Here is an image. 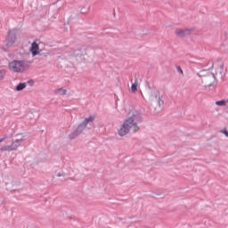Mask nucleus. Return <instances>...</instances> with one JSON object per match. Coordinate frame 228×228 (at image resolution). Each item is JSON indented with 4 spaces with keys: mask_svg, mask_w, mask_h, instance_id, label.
Masks as SVG:
<instances>
[{
    "mask_svg": "<svg viewBox=\"0 0 228 228\" xmlns=\"http://www.w3.org/2000/svg\"><path fill=\"white\" fill-rule=\"evenodd\" d=\"M30 53H32V56H37L40 54V46L36 42L32 43L30 47Z\"/></svg>",
    "mask_w": 228,
    "mask_h": 228,
    "instance_id": "obj_5",
    "label": "nucleus"
},
{
    "mask_svg": "<svg viewBox=\"0 0 228 228\" xmlns=\"http://www.w3.org/2000/svg\"><path fill=\"white\" fill-rule=\"evenodd\" d=\"M26 88V84L20 83L16 86V92H20L21 90H24Z\"/></svg>",
    "mask_w": 228,
    "mask_h": 228,
    "instance_id": "obj_10",
    "label": "nucleus"
},
{
    "mask_svg": "<svg viewBox=\"0 0 228 228\" xmlns=\"http://www.w3.org/2000/svg\"><path fill=\"white\" fill-rule=\"evenodd\" d=\"M15 42H17V35L15 34V31H10L7 36V38L5 39L6 49L12 47Z\"/></svg>",
    "mask_w": 228,
    "mask_h": 228,
    "instance_id": "obj_3",
    "label": "nucleus"
},
{
    "mask_svg": "<svg viewBox=\"0 0 228 228\" xmlns=\"http://www.w3.org/2000/svg\"><path fill=\"white\" fill-rule=\"evenodd\" d=\"M177 71L180 72V74H183V69H181V66H177Z\"/></svg>",
    "mask_w": 228,
    "mask_h": 228,
    "instance_id": "obj_15",
    "label": "nucleus"
},
{
    "mask_svg": "<svg viewBox=\"0 0 228 228\" xmlns=\"http://www.w3.org/2000/svg\"><path fill=\"white\" fill-rule=\"evenodd\" d=\"M153 97H154L155 99H158L159 106H161V104H163V100H161V98L159 97V92H158V91L155 92V93L153 94Z\"/></svg>",
    "mask_w": 228,
    "mask_h": 228,
    "instance_id": "obj_9",
    "label": "nucleus"
},
{
    "mask_svg": "<svg viewBox=\"0 0 228 228\" xmlns=\"http://www.w3.org/2000/svg\"><path fill=\"white\" fill-rule=\"evenodd\" d=\"M24 62L22 61H12L9 63V69L12 72H24Z\"/></svg>",
    "mask_w": 228,
    "mask_h": 228,
    "instance_id": "obj_2",
    "label": "nucleus"
},
{
    "mask_svg": "<svg viewBox=\"0 0 228 228\" xmlns=\"http://www.w3.org/2000/svg\"><path fill=\"white\" fill-rule=\"evenodd\" d=\"M140 120V115L136 112H132L118 130V134L119 136H126V134H129V131L138 133L140 131V126H138Z\"/></svg>",
    "mask_w": 228,
    "mask_h": 228,
    "instance_id": "obj_1",
    "label": "nucleus"
},
{
    "mask_svg": "<svg viewBox=\"0 0 228 228\" xmlns=\"http://www.w3.org/2000/svg\"><path fill=\"white\" fill-rule=\"evenodd\" d=\"M55 94H57L58 95H65V94H67V90L60 88L55 90Z\"/></svg>",
    "mask_w": 228,
    "mask_h": 228,
    "instance_id": "obj_11",
    "label": "nucleus"
},
{
    "mask_svg": "<svg viewBox=\"0 0 228 228\" xmlns=\"http://www.w3.org/2000/svg\"><path fill=\"white\" fill-rule=\"evenodd\" d=\"M4 76H6V71L0 70V81H3V79H4Z\"/></svg>",
    "mask_w": 228,
    "mask_h": 228,
    "instance_id": "obj_13",
    "label": "nucleus"
},
{
    "mask_svg": "<svg viewBox=\"0 0 228 228\" xmlns=\"http://www.w3.org/2000/svg\"><path fill=\"white\" fill-rule=\"evenodd\" d=\"M138 90V80H135L134 83L132 84L130 92L133 94H136V91Z\"/></svg>",
    "mask_w": 228,
    "mask_h": 228,
    "instance_id": "obj_8",
    "label": "nucleus"
},
{
    "mask_svg": "<svg viewBox=\"0 0 228 228\" xmlns=\"http://www.w3.org/2000/svg\"><path fill=\"white\" fill-rule=\"evenodd\" d=\"M5 138L3 137L2 139H0V143H2V142H4Z\"/></svg>",
    "mask_w": 228,
    "mask_h": 228,
    "instance_id": "obj_16",
    "label": "nucleus"
},
{
    "mask_svg": "<svg viewBox=\"0 0 228 228\" xmlns=\"http://www.w3.org/2000/svg\"><path fill=\"white\" fill-rule=\"evenodd\" d=\"M220 133H222L223 134H224L228 138V131H227V129L224 128V129L221 130Z\"/></svg>",
    "mask_w": 228,
    "mask_h": 228,
    "instance_id": "obj_14",
    "label": "nucleus"
},
{
    "mask_svg": "<svg viewBox=\"0 0 228 228\" xmlns=\"http://www.w3.org/2000/svg\"><path fill=\"white\" fill-rule=\"evenodd\" d=\"M20 143H22V140H16L15 142H12V145L2 147L1 151L2 152H4L5 151H17L20 146Z\"/></svg>",
    "mask_w": 228,
    "mask_h": 228,
    "instance_id": "obj_4",
    "label": "nucleus"
},
{
    "mask_svg": "<svg viewBox=\"0 0 228 228\" xmlns=\"http://www.w3.org/2000/svg\"><path fill=\"white\" fill-rule=\"evenodd\" d=\"M189 33H191V29H183V28L175 29V35H177L178 37H186V35H189Z\"/></svg>",
    "mask_w": 228,
    "mask_h": 228,
    "instance_id": "obj_7",
    "label": "nucleus"
},
{
    "mask_svg": "<svg viewBox=\"0 0 228 228\" xmlns=\"http://www.w3.org/2000/svg\"><path fill=\"white\" fill-rule=\"evenodd\" d=\"M216 106H225L227 104V101L222 100V101H217L216 102Z\"/></svg>",
    "mask_w": 228,
    "mask_h": 228,
    "instance_id": "obj_12",
    "label": "nucleus"
},
{
    "mask_svg": "<svg viewBox=\"0 0 228 228\" xmlns=\"http://www.w3.org/2000/svg\"><path fill=\"white\" fill-rule=\"evenodd\" d=\"M95 119V117L94 116H90L89 118H86L83 123L78 126V130H81V129H85V127H86V126H88V124H90V122H92L93 120Z\"/></svg>",
    "mask_w": 228,
    "mask_h": 228,
    "instance_id": "obj_6",
    "label": "nucleus"
}]
</instances>
